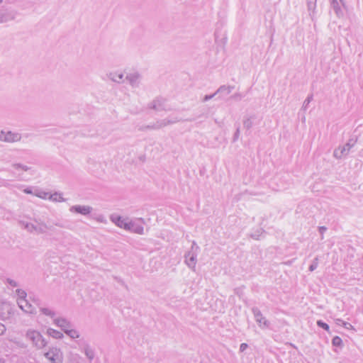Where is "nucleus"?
Segmentation results:
<instances>
[{
	"mask_svg": "<svg viewBox=\"0 0 363 363\" xmlns=\"http://www.w3.org/2000/svg\"><path fill=\"white\" fill-rule=\"evenodd\" d=\"M26 337L27 340H30L33 345L37 349H42L48 344V342L43 337L41 333L35 330H28L26 333Z\"/></svg>",
	"mask_w": 363,
	"mask_h": 363,
	"instance_id": "1",
	"label": "nucleus"
},
{
	"mask_svg": "<svg viewBox=\"0 0 363 363\" xmlns=\"http://www.w3.org/2000/svg\"><path fill=\"white\" fill-rule=\"evenodd\" d=\"M45 357L51 363H62L63 362V353L60 348L50 347L49 350L45 353Z\"/></svg>",
	"mask_w": 363,
	"mask_h": 363,
	"instance_id": "2",
	"label": "nucleus"
},
{
	"mask_svg": "<svg viewBox=\"0 0 363 363\" xmlns=\"http://www.w3.org/2000/svg\"><path fill=\"white\" fill-rule=\"evenodd\" d=\"M79 349L84 353L86 357L91 361L95 356L94 350L90 346L87 340L82 338L77 341Z\"/></svg>",
	"mask_w": 363,
	"mask_h": 363,
	"instance_id": "3",
	"label": "nucleus"
},
{
	"mask_svg": "<svg viewBox=\"0 0 363 363\" xmlns=\"http://www.w3.org/2000/svg\"><path fill=\"white\" fill-rule=\"evenodd\" d=\"M13 313V308L9 302L0 301V318L6 320L10 318Z\"/></svg>",
	"mask_w": 363,
	"mask_h": 363,
	"instance_id": "4",
	"label": "nucleus"
},
{
	"mask_svg": "<svg viewBox=\"0 0 363 363\" xmlns=\"http://www.w3.org/2000/svg\"><path fill=\"white\" fill-rule=\"evenodd\" d=\"M21 139V135L18 133L11 131H1L0 133V140L6 143L18 142Z\"/></svg>",
	"mask_w": 363,
	"mask_h": 363,
	"instance_id": "5",
	"label": "nucleus"
},
{
	"mask_svg": "<svg viewBox=\"0 0 363 363\" xmlns=\"http://www.w3.org/2000/svg\"><path fill=\"white\" fill-rule=\"evenodd\" d=\"M138 222L144 223V220L143 218L138 219L137 221H133L130 220L128 222V226L129 228H126V230L130 231L134 233H137L139 235H143L144 234V228L143 225L139 224Z\"/></svg>",
	"mask_w": 363,
	"mask_h": 363,
	"instance_id": "6",
	"label": "nucleus"
},
{
	"mask_svg": "<svg viewBox=\"0 0 363 363\" xmlns=\"http://www.w3.org/2000/svg\"><path fill=\"white\" fill-rule=\"evenodd\" d=\"M148 107L151 109H154L156 111H169V108H167L165 105V99L162 98H157L148 104Z\"/></svg>",
	"mask_w": 363,
	"mask_h": 363,
	"instance_id": "7",
	"label": "nucleus"
},
{
	"mask_svg": "<svg viewBox=\"0 0 363 363\" xmlns=\"http://www.w3.org/2000/svg\"><path fill=\"white\" fill-rule=\"evenodd\" d=\"M93 208L90 206L74 205L69 208V211L74 213H78L83 216H87L92 211Z\"/></svg>",
	"mask_w": 363,
	"mask_h": 363,
	"instance_id": "8",
	"label": "nucleus"
},
{
	"mask_svg": "<svg viewBox=\"0 0 363 363\" xmlns=\"http://www.w3.org/2000/svg\"><path fill=\"white\" fill-rule=\"evenodd\" d=\"M53 323L60 328V329L65 333L69 328H72V323L67 318L60 317L53 319Z\"/></svg>",
	"mask_w": 363,
	"mask_h": 363,
	"instance_id": "9",
	"label": "nucleus"
},
{
	"mask_svg": "<svg viewBox=\"0 0 363 363\" xmlns=\"http://www.w3.org/2000/svg\"><path fill=\"white\" fill-rule=\"evenodd\" d=\"M252 312L254 315L256 322L261 327L262 324L266 328L269 327V323L266 318L262 315L260 310L257 307H253L252 308Z\"/></svg>",
	"mask_w": 363,
	"mask_h": 363,
	"instance_id": "10",
	"label": "nucleus"
},
{
	"mask_svg": "<svg viewBox=\"0 0 363 363\" xmlns=\"http://www.w3.org/2000/svg\"><path fill=\"white\" fill-rule=\"evenodd\" d=\"M196 257H197L196 252H187L184 255L185 263L193 271H195L196 264Z\"/></svg>",
	"mask_w": 363,
	"mask_h": 363,
	"instance_id": "11",
	"label": "nucleus"
},
{
	"mask_svg": "<svg viewBox=\"0 0 363 363\" xmlns=\"http://www.w3.org/2000/svg\"><path fill=\"white\" fill-rule=\"evenodd\" d=\"M17 303L18 307L23 312L29 314L35 313V308L26 299H21V301H17Z\"/></svg>",
	"mask_w": 363,
	"mask_h": 363,
	"instance_id": "12",
	"label": "nucleus"
},
{
	"mask_svg": "<svg viewBox=\"0 0 363 363\" xmlns=\"http://www.w3.org/2000/svg\"><path fill=\"white\" fill-rule=\"evenodd\" d=\"M111 220L113 223H114L118 227L121 228H123L126 230V228H129L128 226V222L129 218H123L120 216H111Z\"/></svg>",
	"mask_w": 363,
	"mask_h": 363,
	"instance_id": "13",
	"label": "nucleus"
},
{
	"mask_svg": "<svg viewBox=\"0 0 363 363\" xmlns=\"http://www.w3.org/2000/svg\"><path fill=\"white\" fill-rule=\"evenodd\" d=\"M180 121H181V119L178 118L177 117H176L173 119L165 118V119H162V120H158L156 121V123H154L155 129L158 130V129L162 128L163 127H165L168 125H171V124L175 123L177 122H179Z\"/></svg>",
	"mask_w": 363,
	"mask_h": 363,
	"instance_id": "14",
	"label": "nucleus"
},
{
	"mask_svg": "<svg viewBox=\"0 0 363 363\" xmlns=\"http://www.w3.org/2000/svg\"><path fill=\"white\" fill-rule=\"evenodd\" d=\"M140 76L138 72L129 73L126 75L125 79L131 85L132 87H138L140 84Z\"/></svg>",
	"mask_w": 363,
	"mask_h": 363,
	"instance_id": "15",
	"label": "nucleus"
},
{
	"mask_svg": "<svg viewBox=\"0 0 363 363\" xmlns=\"http://www.w3.org/2000/svg\"><path fill=\"white\" fill-rule=\"evenodd\" d=\"M35 222L36 223L37 234H45L47 233L48 230H52V227L51 225H48L45 222L42 221L40 219H35Z\"/></svg>",
	"mask_w": 363,
	"mask_h": 363,
	"instance_id": "16",
	"label": "nucleus"
},
{
	"mask_svg": "<svg viewBox=\"0 0 363 363\" xmlns=\"http://www.w3.org/2000/svg\"><path fill=\"white\" fill-rule=\"evenodd\" d=\"M108 78L116 83H122L124 82V74L122 72H111Z\"/></svg>",
	"mask_w": 363,
	"mask_h": 363,
	"instance_id": "17",
	"label": "nucleus"
},
{
	"mask_svg": "<svg viewBox=\"0 0 363 363\" xmlns=\"http://www.w3.org/2000/svg\"><path fill=\"white\" fill-rule=\"evenodd\" d=\"M233 89L234 86H232L222 85L216 91V94H220L221 96H226L230 94Z\"/></svg>",
	"mask_w": 363,
	"mask_h": 363,
	"instance_id": "18",
	"label": "nucleus"
},
{
	"mask_svg": "<svg viewBox=\"0 0 363 363\" xmlns=\"http://www.w3.org/2000/svg\"><path fill=\"white\" fill-rule=\"evenodd\" d=\"M46 333L49 336H50L55 339H57V340H61L64 337V335L62 333H61L60 331L57 330L55 329L51 328H49L47 329Z\"/></svg>",
	"mask_w": 363,
	"mask_h": 363,
	"instance_id": "19",
	"label": "nucleus"
},
{
	"mask_svg": "<svg viewBox=\"0 0 363 363\" xmlns=\"http://www.w3.org/2000/svg\"><path fill=\"white\" fill-rule=\"evenodd\" d=\"M21 225L23 227L25 230H26L29 233H36V224L21 221Z\"/></svg>",
	"mask_w": 363,
	"mask_h": 363,
	"instance_id": "20",
	"label": "nucleus"
},
{
	"mask_svg": "<svg viewBox=\"0 0 363 363\" xmlns=\"http://www.w3.org/2000/svg\"><path fill=\"white\" fill-rule=\"evenodd\" d=\"M256 118L255 115L245 118L243 120V126L245 129L250 130L253 126V121Z\"/></svg>",
	"mask_w": 363,
	"mask_h": 363,
	"instance_id": "21",
	"label": "nucleus"
},
{
	"mask_svg": "<svg viewBox=\"0 0 363 363\" xmlns=\"http://www.w3.org/2000/svg\"><path fill=\"white\" fill-rule=\"evenodd\" d=\"M330 6L331 7L333 8V9L334 10L335 13H336V15L340 17L341 16H342V11L337 2V0H335L334 1H330Z\"/></svg>",
	"mask_w": 363,
	"mask_h": 363,
	"instance_id": "22",
	"label": "nucleus"
},
{
	"mask_svg": "<svg viewBox=\"0 0 363 363\" xmlns=\"http://www.w3.org/2000/svg\"><path fill=\"white\" fill-rule=\"evenodd\" d=\"M48 199L55 202H62L65 201V199L62 197V194L57 192H55L52 194H48Z\"/></svg>",
	"mask_w": 363,
	"mask_h": 363,
	"instance_id": "23",
	"label": "nucleus"
},
{
	"mask_svg": "<svg viewBox=\"0 0 363 363\" xmlns=\"http://www.w3.org/2000/svg\"><path fill=\"white\" fill-rule=\"evenodd\" d=\"M345 148H342L341 147H338L333 152V156L337 159H341L343 156L347 155L345 152Z\"/></svg>",
	"mask_w": 363,
	"mask_h": 363,
	"instance_id": "24",
	"label": "nucleus"
},
{
	"mask_svg": "<svg viewBox=\"0 0 363 363\" xmlns=\"http://www.w3.org/2000/svg\"><path fill=\"white\" fill-rule=\"evenodd\" d=\"M40 311L45 315L50 316V318H55V312L50 308L45 307H40Z\"/></svg>",
	"mask_w": 363,
	"mask_h": 363,
	"instance_id": "25",
	"label": "nucleus"
},
{
	"mask_svg": "<svg viewBox=\"0 0 363 363\" xmlns=\"http://www.w3.org/2000/svg\"><path fill=\"white\" fill-rule=\"evenodd\" d=\"M356 142H357V139H352V138H351V139H350V140H349V141H348V142H347L345 145H343V146H342V147H342V148H345V149H346V150H346V151H345V152H346V154L347 155V154H348V152H349V151H350V148L354 145V144L356 143Z\"/></svg>",
	"mask_w": 363,
	"mask_h": 363,
	"instance_id": "26",
	"label": "nucleus"
},
{
	"mask_svg": "<svg viewBox=\"0 0 363 363\" xmlns=\"http://www.w3.org/2000/svg\"><path fill=\"white\" fill-rule=\"evenodd\" d=\"M65 333L72 339L78 338L79 337V332L72 328H69Z\"/></svg>",
	"mask_w": 363,
	"mask_h": 363,
	"instance_id": "27",
	"label": "nucleus"
},
{
	"mask_svg": "<svg viewBox=\"0 0 363 363\" xmlns=\"http://www.w3.org/2000/svg\"><path fill=\"white\" fill-rule=\"evenodd\" d=\"M317 0H306L307 7L309 12H314L316 7Z\"/></svg>",
	"mask_w": 363,
	"mask_h": 363,
	"instance_id": "28",
	"label": "nucleus"
},
{
	"mask_svg": "<svg viewBox=\"0 0 363 363\" xmlns=\"http://www.w3.org/2000/svg\"><path fill=\"white\" fill-rule=\"evenodd\" d=\"M16 294L18 296L17 301H21V299H26L27 293L24 290L18 289L16 291Z\"/></svg>",
	"mask_w": 363,
	"mask_h": 363,
	"instance_id": "29",
	"label": "nucleus"
},
{
	"mask_svg": "<svg viewBox=\"0 0 363 363\" xmlns=\"http://www.w3.org/2000/svg\"><path fill=\"white\" fill-rule=\"evenodd\" d=\"M313 94H310V95H308L307 96L306 100L303 101V106H302V109L303 110L306 111L307 109L308 104L313 100Z\"/></svg>",
	"mask_w": 363,
	"mask_h": 363,
	"instance_id": "30",
	"label": "nucleus"
},
{
	"mask_svg": "<svg viewBox=\"0 0 363 363\" xmlns=\"http://www.w3.org/2000/svg\"><path fill=\"white\" fill-rule=\"evenodd\" d=\"M332 343L335 347H342V340L338 336H335L332 340Z\"/></svg>",
	"mask_w": 363,
	"mask_h": 363,
	"instance_id": "31",
	"label": "nucleus"
},
{
	"mask_svg": "<svg viewBox=\"0 0 363 363\" xmlns=\"http://www.w3.org/2000/svg\"><path fill=\"white\" fill-rule=\"evenodd\" d=\"M317 325L318 327L324 329L326 331H329V329H330L329 325L326 323L323 322L321 320H319L317 321Z\"/></svg>",
	"mask_w": 363,
	"mask_h": 363,
	"instance_id": "32",
	"label": "nucleus"
},
{
	"mask_svg": "<svg viewBox=\"0 0 363 363\" xmlns=\"http://www.w3.org/2000/svg\"><path fill=\"white\" fill-rule=\"evenodd\" d=\"M318 264V258L315 257L311 263V264L309 266V271L313 272L314 271L317 267Z\"/></svg>",
	"mask_w": 363,
	"mask_h": 363,
	"instance_id": "33",
	"label": "nucleus"
},
{
	"mask_svg": "<svg viewBox=\"0 0 363 363\" xmlns=\"http://www.w3.org/2000/svg\"><path fill=\"white\" fill-rule=\"evenodd\" d=\"M13 167L16 169H23V171H28L30 169V167H28V166H26L24 164H20V163H16V164H13Z\"/></svg>",
	"mask_w": 363,
	"mask_h": 363,
	"instance_id": "34",
	"label": "nucleus"
},
{
	"mask_svg": "<svg viewBox=\"0 0 363 363\" xmlns=\"http://www.w3.org/2000/svg\"><path fill=\"white\" fill-rule=\"evenodd\" d=\"M245 96V95H243L241 93H235V94H233V96H231V99H234L235 101H240L241 100L243 97Z\"/></svg>",
	"mask_w": 363,
	"mask_h": 363,
	"instance_id": "35",
	"label": "nucleus"
},
{
	"mask_svg": "<svg viewBox=\"0 0 363 363\" xmlns=\"http://www.w3.org/2000/svg\"><path fill=\"white\" fill-rule=\"evenodd\" d=\"M139 130H142V131H145V130H155V125L153 123V124H151V125H143V126H141L139 128Z\"/></svg>",
	"mask_w": 363,
	"mask_h": 363,
	"instance_id": "36",
	"label": "nucleus"
},
{
	"mask_svg": "<svg viewBox=\"0 0 363 363\" xmlns=\"http://www.w3.org/2000/svg\"><path fill=\"white\" fill-rule=\"evenodd\" d=\"M263 232H264V230L260 229V230H257V232H255V233H252V234L251 235V237H252V238H254V239L257 240V239H259V237L261 235V234H262Z\"/></svg>",
	"mask_w": 363,
	"mask_h": 363,
	"instance_id": "37",
	"label": "nucleus"
},
{
	"mask_svg": "<svg viewBox=\"0 0 363 363\" xmlns=\"http://www.w3.org/2000/svg\"><path fill=\"white\" fill-rule=\"evenodd\" d=\"M6 281L12 287H16L18 286V283L11 279H7Z\"/></svg>",
	"mask_w": 363,
	"mask_h": 363,
	"instance_id": "38",
	"label": "nucleus"
},
{
	"mask_svg": "<svg viewBox=\"0 0 363 363\" xmlns=\"http://www.w3.org/2000/svg\"><path fill=\"white\" fill-rule=\"evenodd\" d=\"M239 136H240V127L238 126L236 129L235 133H234V135L233 138V141L235 142L239 138Z\"/></svg>",
	"mask_w": 363,
	"mask_h": 363,
	"instance_id": "39",
	"label": "nucleus"
},
{
	"mask_svg": "<svg viewBox=\"0 0 363 363\" xmlns=\"http://www.w3.org/2000/svg\"><path fill=\"white\" fill-rule=\"evenodd\" d=\"M216 95H217V94H216V92H215V93H213V94H210V95H206V96L203 97V99L202 101H203V102H206V101H208V100H210V99H213Z\"/></svg>",
	"mask_w": 363,
	"mask_h": 363,
	"instance_id": "40",
	"label": "nucleus"
},
{
	"mask_svg": "<svg viewBox=\"0 0 363 363\" xmlns=\"http://www.w3.org/2000/svg\"><path fill=\"white\" fill-rule=\"evenodd\" d=\"M199 249V247L196 245V242L193 241L191 249L189 252H197Z\"/></svg>",
	"mask_w": 363,
	"mask_h": 363,
	"instance_id": "41",
	"label": "nucleus"
},
{
	"mask_svg": "<svg viewBox=\"0 0 363 363\" xmlns=\"http://www.w3.org/2000/svg\"><path fill=\"white\" fill-rule=\"evenodd\" d=\"M318 230H319V233L321 235V239H323V233L327 230V228L325 227V226H320V227H319Z\"/></svg>",
	"mask_w": 363,
	"mask_h": 363,
	"instance_id": "42",
	"label": "nucleus"
},
{
	"mask_svg": "<svg viewBox=\"0 0 363 363\" xmlns=\"http://www.w3.org/2000/svg\"><path fill=\"white\" fill-rule=\"evenodd\" d=\"M342 325L346 329L353 328V326L350 323L347 322L342 321Z\"/></svg>",
	"mask_w": 363,
	"mask_h": 363,
	"instance_id": "43",
	"label": "nucleus"
},
{
	"mask_svg": "<svg viewBox=\"0 0 363 363\" xmlns=\"http://www.w3.org/2000/svg\"><path fill=\"white\" fill-rule=\"evenodd\" d=\"M248 347V345L247 343H242L240 345V351L241 352H244L247 348Z\"/></svg>",
	"mask_w": 363,
	"mask_h": 363,
	"instance_id": "44",
	"label": "nucleus"
},
{
	"mask_svg": "<svg viewBox=\"0 0 363 363\" xmlns=\"http://www.w3.org/2000/svg\"><path fill=\"white\" fill-rule=\"evenodd\" d=\"M6 331V327L3 323H0V335H3Z\"/></svg>",
	"mask_w": 363,
	"mask_h": 363,
	"instance_id": "45",
	"label": "nucleus"
},
{
	"mask_svg": "<svg viewBox=\"0 0 363 363\" xmlns=\"http://www.w3.org/2000/svg\"><path fill=\"white\" fill-rule=\"evenodd\" d=\"M53 224L60 228H65V225L62 223H60V222L54 223Z\"/></svg>",
	"mask_w": 363,
	"mask_h": 363,
	"instance_id": "46",
	"label": "nucleus"
},
{
	"mask_svg": "<svg viewBox=\"0 0 363 363\" xmlns=\"http://www.w3.org/2000/svg\"><path fill=\"white\" fill-rule=\"evenodd\" d=\"M48 194V193L44 192L43 194L38 195V196L40 198L46 199Z\"/></svg>",
	"mask_w": 363,
	"mask_h": 363,
	"instance_id": "47",
	"label": "nucleus"
},
{
	"mask_svg": "<svg viewBox=\"0 0 363 363\" xmlns=\"http://www.w3.org/2000/svg\"><path fill=\"white\" fill-rule=\"evenodd\" d=\"M24 192L26 193V194H31L32 193L31 190L28 189H25Z\"/></svg>",
	"mask_w": 363,
	"mask_h": 363,
	"instance_id": "48",
	"label": "nucleus"
},
{
	"mask_svg": "<svg viewBox=\"0 0 363 363\" xmlns=\"http://www.w3.org/2000/svg\"><path fill=\"white\" fill-rule=\"evenodd\" d=\"M3 22H4V20L3 19L2 17H0V23H3Z\"/></svg>",
	"mask_w": 363,
	"mask_h": 363,
	"instance_id": "49",
	"label": "nucleus"
},
{
	"mask_svg": "<svg viewBox=\"0 0 363 363\" xmlns=\"http://www.w3.org/2000/svg\"><path fill=\"white\" fill-rule=\"evenodd\" d=\"M342 321H343V320H340V319H337V322H338V323H340V322H341V323H342Z\"/></svg>",
	"mask_w": 363,
	"mask_h": 363,
	"instance_id": "50",
	"label": "nucleus"
},
{
	"mask_svg": "<svg viewBox=\"0 0 363 363\" xmlns=\"http://www.w3.org/2000/svg\"><path fill=\"white\" fill-rule=\"evenodd\" d=\"M117 280H118L119 282H121V283H122V284H123V281L122 280H121V279H117Z\"/></svg>",
	"mask_w": 363,
	"mask_h": 363,
	"instance_id": "51",
	"label": "nucleus"
},
{
	"mask_svg": "<svg viewBox=\"0 0 363 363\" xmlns=\"http://www.w3.org/2000/svg\"><path fill=\"white\" fill-rule=\"evenodd\" d=\"M186 121H192L193 120L192 119H187Z\"/></svg>",
	"mask_w": 363,
	"mask_h": 363,
	"instance_id": "52",
	"label": "nucleus"
},
{
	"mask_svg": "<svg viewBox=\"0 0 363 363\" xmlns=\"http://www.w3.org/2000/svg\"><path fill=\"white\" fill-rule=\"evenodd\" d=\"M340 1L343 4V0H340Z\"/></svg>",
	"mask_w": 363,
	"mask_h": 363,
	"instance_id": "53",
	"label": "nucleus"
},
{
	"mask_svg": "<svg viewBox=\"0 0 363 363\" xmlns=\"http://www.w3.org/2000/svg\"><path fill=\"white\" fill-rule=\"evenodd\" d=\"M3 0H0V4L2 3Z\"/></svg>",
	"mask_w": 363,
	"mask_h": 363,
	"instance_id": "54",
	"label": "nucleus"
},
{
	"mask_svg": "<svg viewBox=\"0 0 363 363\" xmlns=\"http://www.w3.org/2000/svg\"><path fill=\"white\" fill-rule=\"evenodd\" d=\"M329 1H330H330H333V0H329ZM335 1V0H333V1Z\"/></svg>",
	"mask_w": 363,
	"mask_h": 363,
	"instance_id": "55",
	"label": "nucleus"
}]
</instances>
